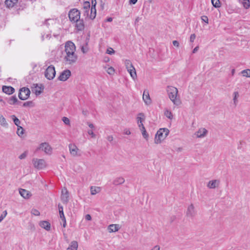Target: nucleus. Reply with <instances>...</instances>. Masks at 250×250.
I'll return each instance as SVG.
<instances>
[{
  "label": "nucleus",
  "instance_id": "1",
  "mask_svg": "<svg viewBox=\"0 0 250 250\" xmlns=\"http://www.w3.org/2000/svg\"><path fill=\"white\" fill-rule=\"evenodd\" d=\"M65 52L66 55L64 57V60L66 63L72 64L75 63L78 59V56L76 51V47L73 42L68 41L65 43Z\"/></svg>",
  "mask_w": 250,
  "mask_h": 250
},
{
  "label": "nucleus",
  "instance_id": "2",
  "mask_svg": "<svg viewBox=\"0 0 250 250\" xmlns=\"http://www.w3.org/2000/svg\"><path fill=\"white\" fill-rule=\"evenodd\" d=\"M80 11L75 8L70 10L68 14L70 21L75 23V26L78 31H82L84 28L83 20L80 19Z\"/></svg>",
  "mask_w": 250,
  "mask_h": 250
},
{
  "label": "nucleus",
  "instance_id": "3",
  "mask_svg": "<svg viewBox=\"0 0 250 250\" xmlns=\"http://www.w3.org/2000/svg\"><path fill=\"white\" fill-rule=\"evenodd\" d=\"M166 91L168 98L173 104L176 106L181 104V102L178 95V90L176 87L168 85L167 87Z\"/></svg>",
  "mask_w": 250,
  "mask_h": 250
},
{
  "label": "nucleus",
  "instance_id": "4",
  "mask_svg": "<svg viewBox=\"0 0 250 250\" xmlns=\"http://www.w3.org/2000/svg\"><path fill=\"white\" fill-rule=\"evenodd\" d=\"M169 130L167 128H160L155 134L154 143L161 144L168 136Z\"/></svg>",
  "mask_w": 250,
  "mask_h": 250
},
{
  "label": "nucleus",
  "instance_id": "5",
  "mask_svg": "<svg viewBox=\"0 0 250 250\" xmlns=\"http://www.w3.org/2000/svg\"><path fill=\"white\" fill-rule=\"evenodd\" d=\"M32 163L34 167L38 169H42L46 167V164L44 159L34 158Z\"/></svg>",
  "mask_w": 250,
  "mask_h": 250
},
{
  "label": "nucleus",
  "instance_id": "6",
  "mask_svg": "<svg viewBox=\"0 0 250 250\" xmlns=\"http://www.w3.org/2000/svg\"><path fill=\"white\" fill-rule=\"evenodd\" d=\"M38 149L41 150L43 151L45 154L48 155L51 154L52 152V148L48 143H41Z\"/></svg>",
  "mask_w": 250,
  "mask_h": 250
},
{
  "label": "nucleus",
  "instance_id": "7",
  "mask_svg": "<svg viewBox=\"0 0 250 250\" xmlns=\"http://www.w3.org/2000/svg\"><path fill=\"white\" fill-rule=\"evenodd\" d=\"M56 75L55 67L53 65L49 66L45 72V76L48 80H52L54 79Z\"/></svg>",
  "mask_w": 250,
  "mask_h": 250
},
{
  "label": "nucleus",
  "instance_id": "8",
  "mask_svg": "<svg viewBox=\"0 0 250 250\" xmlns=\"http://www.w3.org/2000/svg\"><path fill=\"white\" fill-rule=\"evenodd\" d=\"M30 93L29 88L23 87L21 89L19 94V97L21 100H25L28 98Z\"/></svg>",
  "mask_w": 250,
  "mask_h": 250
},
{
  "label": "nucleus",
  "instance_id": "9",
  "mask_svg": "<svg viewBox=\"0 0 250 250\" xmlns=\"http://www.w3.org/2000/svg\"><path fill=\"white\" fill-rule=\"evenodd\" d=\"M196 215V211L192 204L189 205L187 208L186 216L191 219H193Z\"/></svg>",
  "mask_w": 250,
  "mask_h": 250
},
{
  "label": "nucleus",
  "instance_id": "10",
  "mask_svg": "<svg viewBox=\"0 0 250 250\" xmlns=\"http://www.w3.org/2000/svg\"><path fill=\"white\" fill-rule=\"evenodd\" d=\"M69 149L72 156L74 157L81 156L80 150L75 144H69Z\"/></svg>",
  "mask_w": 250,
  "mask_h": 250
},
{
  "label": "nucleus",
  "instance_id": "11",
  "mask_svg": "<svg viewBox=\"0 0 250 250\" xmlns=\"http://www.w3.org/2000/svg\"><path fill=\"white\" fill-rule=\"evenodd\" d=\"M208 133V131L203 127H201L198 129L194 133L195 136L198 138H203L205 137Z\"/></svg>",
  "mask_w": 250,
  "mask_h": 250
},
{
  "label": "nucleus",
  "instance_id": "12",
  "mask_svg": "<svg viewBox=\"0 0 250 250\" xmlns=\"http://www.w3.org/2000/svg\"><path fill=\"white\" fill-rule=\"evenodd\" d=\"M71 76V71L66 69L63 71L58 77V79L61 81H66Z\"/></svg>",
  "mask_w": 250,
  "mask_h": 250
},
{
  "label": "nucleus",
  "instance_id": "13",
  "mask_svg": "<svg viewBox=\"0 0 250 250\" xmlns=\"http://www.w3.org/2000/svg\"><path fill=\"white\" fill-rule=\"evenodd\" d=\"M220 183V181L218 179L210 180L208 183L207 187L209 189H214L219 187Z\"/></svg>",
  "mask_w": 250,
  "mask_h": 250
},
{
  "label": "nucleus",
  "instance_id": "14",
  "mask_svg": "<svg viewBox=\"0 0 250 250\" xmlns=\"http://www.w3.org/2000/svg\"><path fill=\"white\" fill-rule=\"evenodd\" d=\"M143 100L146 105H150L151 104L152 101L148 90L146 89L144 90L143 95Z\"/></svg>",
  "mask_w": 250,
  "mask_h": 250
},
{
  "label": "nucleus",
  "instance_id": "15",
  "mask_svg": "<svg viewBox=\"0 0 250 250\" xmlns=\"http://www.w3.org/2000/svg\"><path fill=\"white\" fill-rule=\"evenodd\" d=\"M68 198V192L66 188H64L62 191L61 200L63 203L67 204L69 200Z\"/></svg>",
  "mask_w": 250,
  "mask_h": 250
},
{
  "label": "nucleus",
  "instance_id": "16",
  "mask_svg": "<svg viewBox=\"0 0 250 250\" xmlns=\"http://www.w3.org/2000/svg\"><path fill=\"white\" fill-rule=\"evenodd\" d=\"M90 8V4L89 1H84L83 3V15L88 17L89 15V10Z\"/></svg>",
  "mask_w": 250,
  "mask_h": 250
},
{
  "label": "nucleus",
  "instance_id": "17",
  "mask_svg": "<svg viewBox=\"0 0 250 250\" xmlns=\"http://www.w3.org/2000/svg\"><path fill=\"white\" fill-rule=\"evenodd\" d=\"M121 227L119 224H111L108 227V230L109 233L116 232Z\"/></svg>",
  "mask_w": 250,
  "mask_h": 250
},
{
  "label": "nucleus",
  "instance_id": "18",
  "mask_svg": "<svg viewBox=\"0 0 250 250\" xmlns=\"http://www.w3.org/2000/svg\"><path fill=\"white\" fill-rule=\"evenodd\" d=\"M19 192L20 195L24 199H29L31 196V193L24 189H20Z\"/></svg>",
  "mask_w": 250,
  "mask_h": 250
},
{
  "label": "nucleus",
  "instance_id": "19",
  "mask_svg": "<svg viewBox=\"0 0 250 250\" xmlns=\"http://www.w3.org/2000/svg\"><path fill=\"white\" fill-rule=\"evenodd\" d=\"M78 244L76 241H72L70 242L66 250H78Z\"/></svg>",
  "mask_w": 250,
  "mask_h": 250
},
{
  "label": "nucleus",
  "instance_id": "20",
  "mask_svg": "<svg viewBox=\"0 0 250 250\" xmlns=\"http://www.w3.org/2000/svg\"><path fill=\"white\" fill-rule=\"evenodd\" d=\"M2 91L5 93L10 95L14 93L15 89L11 86H3Z\"/></svg>",
  "mask_w": 250,
  "mask_h": 250
},
{
  "label": "nucleus",
  "instance_id": "21",
  "mask_svg": "<svg viewBox=\"0 0 250 250\" xmlns=\"http://www.w3.org/2000/svg\"><path fill=\"white\" fill-rule=\"evenodd\" d=\"M40 227L46 230H49L50 229V224L46 221H42L40 222Z\"/></svg>",
  "mask_w": 250,
  "mask_h": 250
},
{
  "label": "nucleus",
  "instance_id": "22",
  "mask_svg": "<svg viewBox=\"0 0 250 250\" xmlns=\"http://www.w3.org/2000/svg\"><path fill=\"white\" fill-rule=\"evenodd\" d=\"M101 191V188L99 187L91 186L90 187V193L92 195H94L99 193Z\"/></svg>",
  "mask_w": 250,
  "mask_h": 250
},
{
  "label": "nucleus",
  "instance_id": "23",
  "mask_svg": "<svg viewBox=\"0 0 250 250\" xmlns=\"http://www.w3.org/2000/svg\"><path fill=\"white\" fill-rule=\"evenodd\" d=\"M127 70L133 80H135L137 78V74L134 67H133L132 68H128Z\"/></svg>",
  "mask_w": 250,
  "mask_h": 250
},
{
  "label": "nucleus",
  "instance_id": "24",
  "mask_svg": "<svg viewBox=\"0 0 250 250\" xmlns=\"http://www.w3.org/2000/svg\"><path fill=\"white\" fill-rule=\"evenodd\" d=\"M18 2V0H5V4L7 7H13Z\"/></svg>",
  "mask_w": 250,
  "mask_h": 250
},
{
  "label": "nucleus",
  "instance_id": "25",
  "mask_svg": "<svg viewBox=\"0 0 250 250\" xmlns=\"http://www.w3.org/2000/svg\"><path fill=\"white\" fill-rule=\"evenodd\" d=\"M125 181V179L123 177H119L114 179L113 183L115 185H119L123 184Z\"/></svg>",
  "mask_w": 250,
  "mask_h": 250
},
{
  "label": "nucleus",
  "instance_id": "26",
  "mask_svg": "<svg viewBox=\"0 0 250 250\" xmlns=\"http://www.w3.org/2000/svg\"><path fill=\"white\" fill-rule=\"evenodd\" d=\"M164 115L165 116L170 120H172L173 118V115L172 112L167 108L164 109Z\"/></svg>",
  "mask_w": 250,
  "mask_h": 250
},
{
  "label": "nucleus",
  "instance_id": "27",
  "mask_svg": "<svg viewBox=\"0 0 250 250\" xmlns=\"http://www.w3.org/2000/svg\"><path fill=\"white\" fill-rule=\"evenodd\" d=\"M145 120V116L144 113H140L137 115V123H143Z\"/></svg>",
  "mask_w": 250,
  "mask_h": 250
},
{
  "label": "nucleus",
  "instance_id": "28",
  "mask_svg": "<svg viewBox=\"0 0 250 250\" xmlns=\"http://www.w3.org/2000/svg\"><path fill=\"white\" fill-rule=\"evenodd\" d=\"M96 16V7H91L90 10V14L89 15V18L91 20H93L95 18Z\"/></svg>",
  "mask_w": 250,
  "mask_h": 250
},
{
  "label": "nucleus",
  "instance_id": "29",
  "mask_svg": "<svg viewBox=\"0 0 250 250\" xmlns=\"http://www.w3.org/2000/svg\"><path fill=\"white\" fill-rule=\"evenodd\" d=\"M10 117L13 120L15 125H16L17 126V127L21 126L20 125L21 124V121H20V120L18 118H17L16 117L15 115H11L10 116Z\"/></svg>",
  "mask_w": 250,
  "mask_h": 250
},
{
  "label": "nucleus",
  "instance_id": "30",
  "mask_svg": "<svg viewBox=\"0 0 250 250\" xmlns=\"http://www.w3.org/2000/svg\"><path fill=\"white\" fill-rule=\"evenodd\" d=\"M43 88L41 86H39L36 84V86L34 88V93L36 95H39L42 92Z\"/></svg>",
  "mask_w": 250,
  "mask_h": 250
},
{
  "label": "nucleus",
  "instance_id": "31",
  "mask_svg": "<svg viewBox=\"0 0 250 250\" xmlns=\"http://www.w3.org/2000/svg\"><path fill=\"white\" fill-rule=\"evenodd\" d=\"M56 23V20L54 19H49L45 21V24L48 27L50 25L55 24Z\"/></svg>",
  "mask_w": 250,
  "mask_h": 250
},
{
  "label": "nucleus",
  "instance_id": "32",
  "mask_svg": "<svg viewBox=\"0 0 250 250\" xmlns=\"http://www.w3.org/2000/svg\"><path fill=\"white\" fill-rule=\"evenodd\" d=\"M58 208H59V213H60V216L62 220H65L64 215L63 211L62 206V205H61L60 204H59Z\"/></svg>",
  "mask_w": 250,
  "mask_h": 250
},
{
  "label": "nucleus",
  "instance_id": "33",
  "mask_svg": "<svg viewBox=\"0 0 250 250\" xmlns=\"http://www.w3.org/2000/svg\"><path fill=\"white\" fill-rule=\"evenodd\" d=\"M124 63L126 69L128 68H132V67H134L132 62L129 60H125V61Z\"/></svg>",
  "mask_w": 250,
  "mask_h": 250
},
{
  "label": "nucleus",
  "instance_id": "34",
  "mask_svg": "<svg viewBox=\"0 0 250 250\" xmlns=\"http://www.w3.org/2000/svg\"><path fill=\"white\" fill-rule=\"evenodd\" d=\"M18 101V99L16 96H13L10 98L8 101V103L10 104H14Z\"/></svg>",
  "mask_w": 250,
  "mask_h": 250
},
{
  "label": "nucleus",
  "instance_id": "35",
  "mask_svg": "<svg viewBox=\"0 0 250 250\" xmlns=\"http://www.w3.org/2000/svg\"><path fill=\"white\" fill-rule=\"evenodd\" d=\"M105 69L106 68V67H104ZM106 72L110 75H113L115 73V69L113 67H108L106 70Z\"/></svg>",
  "mask_w": 250,
  "mask_h": 250
},
{
  "label": "nucleus",
  "instance_id": "36",
  "mask_svg": "<svg viewBox=\"0 0 250 250\" xmlns=\"http://www.w3.org/2000/svg\"><path fill=\"white\" fill-rule=\"evenodd\" d=\"M0 125L3 126H6L8 125L5 119L1 114H0Z\"/></svg>",
  "mask_w": 250,
  "mask_h": 250
},
{
  "label": "nucleus",
  "instance_id": "37",
  "mask_svg": "<svg viewBox=\"0 0 250 250\" xmlns=\"http://www.w3.org/2000/svg\"><path fill=\"white\" fill-rule=\"evenodd\" d=\"M242 3L243 7L246 9H248L250 6V0H243Z\"/></svg>",
  "mask_w": 250,
  "mask_h": 250
},
{
  "label": "nucleus",
  "instance_id": "38",
  "mask_svg": "<svg viewBox=\"0 0 250 250\" xmlns=\"http://www.w3.org/2000/svg\"><path fill=\"white\" fill-rule=\"evenodd\" d=\"M233 103L234 104L236 105L237 104V102H238V98L239 97V93L238 91H235L233 92Z\"/></svg>",
  "mask_w": 250,
  "mask_h": 250
},
{
  "label": "nucleus",
  "instance_id": "39",
  "mask_svg": "<svg viewBox=\"0 0 250 250\" xmlns=\"http://www.w3.org/2000/svg\"><path fill=\"white\" fill-rule=\"evenodd\" d=\"M241 73L243 75V76L245 77H250V69H247L242 71Z\"/></svg>",
  "mask_w": 250,
  "mask_h": 250
},
{
  "label": "nucleus",
  "instance_id": "40",
  "mask_svg": "<svg viewBox=\"0 0 250 250\" xmlns=\"http://www.w3.org/2000/svg\"><path fill=\"white\" fill-rule=\"evenodd\" d=\"M212 5L216 8L220 7V2L219 0H211Z\"/></svg>",
  "mask_w": 250,
  "mask_h": 250
},
{
  "label": "nucleus",
  "instance_id": "41",
  "mask_svg": "<svg viewBox=\"0 0 250 250\" xmlns=\"http://www.w3.org/2000/svg\"><path fill=\"white\" fill-rule=\"evenodd\" d=\"M17 133L19 136H21L23 134L24 129L21 126L18 127Z\"/></svg>",
  "mask_w": 250,
  "mask_h": 250
},
{
  "label": "nucleus",
  "instance_id": "42",
  "mask_svg": "<svg viewBox=\"0 0 250 250\" xmlns=\"http://www.w3.org/2000/svg\"><path fill=\"white\" fill-rule=\"evenodd\" d=\"M62 121L65 125H70V120L67 117H63L62 118Z\"/></svg>",
  "mask_w": 250,
  "mask_h": 250
},
{
  "label": "nucleus",
  "instance_id": "43",
  "mask_svg": "<svg viewBox=\"0 0 250 250\" xmlns=\"http://www.w3.org/2000/svg\"><path fill=\"white\" fill-rule=\"evenodd\" d=\"M106 53L108 54L112 55V54H114L115 51L114 50V49L112 48L108 47L107 49Z\"/></svg>",
  "mask_w": 250,
  "mask_h": 250
},
{
  "label": "nucleus",
  "instance_id": "44",
  "mask_svg": "<svg viewBox=\"0 0 250 250\" xmlns=\"http://www.w3.org/2000/svg\"><path fill=\"white\" fill-rule=\"evenodd\" d=\"M81 50L83 52V53L84 54L87 53L88 51V48L87 47V45H86L85 46H82Z\"/></svg>",
  "mask_w": 250,
  "mask_h": 250
},
{
  "label": "nucleus",
  "instance_id": "45",
  "mask_svg": "<svg viewBox=\"0 0 250 250\" xmlns=\"http://www.w3.org/2000/svg\"><path fill=\"white\" fill-rule=\"evenodd\" d=\"M142 132V135L143 136V137L146 140H148V133H147L146 131V130H144V131L143 132Z\"/></svg>",
  "mask_w": 250,
  "mask_h": 250
},
{
  "label": "nucleus",
  "instance_id": "46",
  "mask_svg": "<svg viewBox=\"0 0 250 250\" xmlns=\"http://www.w3.org/2000/svg\"><path fill=\"white\" fill-rule=\"evenodd\" d=\"M27 152H24L22 153V154H21L19 156V158L21 160L25 159L26 158V157L27 156Z\"/></svg>",
  "mask_w": 250,
  "mask_h": 250
},
{
  "label": "nucleus",
  "instance_id": "47",
  "mask_svg": "<svg viewBox=\"0 0 250 250\" xmlns=\"http://www.w3.org/2000/svg\"><path fill=\"white\" fill-rule=\"evenodd\" d=\"M201 20L202 21L205 22L206 23H208V19L206 16H203L201 17Z\"/></svg>",
  "mask_w": 250,
  "mask_h": 250
},
{
  "label": "nucleus",
  "instance_id": "48",
  "mask_svg": "<svg viewBox=\"0 0 250 250\" xmlns=\"http://www.w3.org/2000/svg\"><path fill=\"white\" fill-rule=\"evenodd\" d=\"M87 133L92 138H95L96 137V135L94 133L92 130H88Z\"/></svg>",
  "mask_w": 250,
  "mask_h": 250
},
{
  "label": "nucleus",
  "instance_id": "49",
  "mask_svg": "<svg viewBox=\"0 0 250 250\" xmlns=\"http://www.w3.org/2000/svg\"><path fill=\"white\" fill-rule=\"evenodd\" d=\"M196 38V35L194 34H191L190 37V42H193Z\"/></svg>",
  "mask_w": 250,
  "mask_h": 250
},
{
  "label": "nucleus",
  "instance_id": "50",
  "mask_svg": "<svg viewBox=\"0 0 250 250\" xmlns=\"http://www.w3.org/2000/svg\"><path fill=\"white\" fill-rule=\"evenodd\" d=\"M124 133L126 135H130L131 134V132L129 129L125 128L124 130Z\"/></svg>",
  "mask_w": 250,
  "mask_h": 250
},
{
  "label": "nucleus",
  "instance_id": "51",
  "mask_svg": "<svg viewBox=\"0 0 250 250\" xmlns=\"http://www.w3.org/2000/svg\"><path fill=\"white\" fill-rule=\"evenodd\" d=\"M172 43H173V45H174L175 46H176L177 47H178L179 46V43L177 41H173L172 42Z\"/></svg>",
  "mask_w": 250,
  "mask_h": 250
},
{
  "label": "nucleus",
  "instance_id": "52",
  "mask_svg": "<svg viewBox=\"0 0 250 250\" xmlns=\"http://www.w3.org/2000/svg\"><path fill=\"white\" fill-rule=\"evenodd\" d=\"M31 104H32V102L29 101V102H27L26 103H24L23 104V106H30Z\"/></svg>",
  "mask_w": 250,
  "mask_h": 250
},
{
  "label": "nucleus",
  "instance_id": "53",
  "mask_svg": "<svg viewBox=\"0 0 250 250\" xmlns=\"http://www.w3.org/2000/svg\"><path fill=\"white\" fill-rule=\"evenodd\" d=\"M32 213L35 215H40V212L37 210V209H34L32 210Z\"/></svg>",
  "mask_w": 250,
  "mask_h": 250
},
{
  "label": "nucleus",
  "instance_id": "54",
  "mask_svg": "<svg viewBox=\"0 0 250 250\" xmlns=\"http://www.w3.org/2000/svg\"><path fill=\"white\" fill-rule=\"evenodd\" d=\"M107 140L111 142L113 140V137L112 135H109L107 137Z\"/></svg>",
  "mask_w": 250,
  "mask_h": 250
},
{
  "label": "nucleus",
  "instance_id": "55",
  "mask_svg": "<svg viewBox=\"0 0 250 250\" xmlns=\"http://www.w3.org/2000/svg\"><path fill=\"white\" fill-rule=\"evenodd\" d=\"M85 219L87 221H90L91 220V216L90 214H86L85 216Z\"/></svg>",
  "mask_w": 250,
  "mask_h": 250
},
{
  "label": "nucleus",
  "instance_id": "56",
  "mask_svg": "<svg viewBox=\"0 0 250 250\" xmlns=\"http://www.w3.org/2000/svg\"><path fill=\"white\" fill-rule=\"evenodd\" d=\"M96 0H91V7H96Z\"/></svg>",
  "mask_w": 250,
  "mask_h": 250
},
{
  "label": "nucleus",
  "instance_id": "57",
  "mask_svg": "<svg viewBox=\"0 0 250 250\" xmlns=\"http://www.w3.org/2000/svg\"><path fill=\"white\" fill-rule=\"evenodd\" d=\"M142 19L141 18L139 17H137L136 19H135V24H136V23H137L138 22H139L140 21H141Z\"/></svg>",
  "mask_w": 250,
  "mask_h": 250
},
{
  "label": "nucleus",
  "instance_id": "58",
  "mask_svg": "<svg viewBox=\"0 0 250 250\" xmlns=\"http://www.w3.org/2000/svg\"><path fill=\"white\" fill-rule=\"evenodd\" d=\"M151 250H160V247L159 246H155Z\"/></svg>",
  "mask_w": 250,
  "mask_h": 250
},
{
  "label": "nucleus",
  "instance_id": "59",
  "mask_svg": "<svg viewBox=\"0 0 250 250\" xmlns=\"http://www.w3.org/2000/svg\"><path fill=\"white\" fill-rule=\"evenodd\" d=\"M199 49V46H196V47H195L193 51H192V53H195Z\"/></svg>",
  "mask_w": 250,
  "mask_h": 250
},
{
  "label": "nucleus",
  "instance_id": "60",
  "mask_svg": "<svg viewBox=\"0 0 250 250\" xmlns=\"http://www.w3.org/2000/svg\"><path fill=\"white\" fill-rule=\"evenodd\" d=\"M137 124H138V127L139 128H140L141 127L142 128L144 126L143 123H137Z\"/></svg>",
  "mask_w": 250,
  "mask_h": 250
},
{
  "label": "nucleus",
  "instance_id": "61",
  "mask_svg": "<svg viewBox=\"0 0 250 250\" xmlns=\"http://www.w3.org/2000/svg\"><path fill=\"white\" fill-rule=\"evenodd\" d=\"M87 125L89 126V127H90L91 128H94V125L90 123H88Z\"/></svg>",
  "mask_w": 250,
  "mask_h": 250
},
{
  "label": "nucleus",
  "instance_id": "62",
  "mask_svg": "<svg viewBox=\"0 0 250 250\" xmlns=\"http://www.w3.org/2000/svg\"><path fill=\"white\" fill-rule=\"evenodd\" d=\"M137 1V0H130L129 2L130 3H132L133 4H135Z\"/></svg>",
  "mask_w": 250,
  "mask_h": 250
},
{
  "label": "nucleus",
  "instance_id": "63",
  "mask_svg": "<svg viewBox=\"0 0 250 250\" xmlns=\"http://www.w3.org/2000/svg\"><path fill=\"white\" fill-rule=\"evenodd\" d=\"M5 216L3 214H2L0 216V222L5 218Z\"/></svg>",
  "mask_w": 250,
  "mask_h": 250
},
{
  "label": "nucleus",
  "instance_id": "64",
  "mask_svg": "<svg viewBox=\"0 0 250 250\" xmlns=\"http://www.w3.org/2000/svg\"><path fill=\"white\" fill-rule=\"evenodd\" d=\"M139 129H140V131H141V132L144 131V130H146V128H145V126L143 127L142 128L141 127V128H139Z\"/></svg>",
  "mask_w": 250,
  "mask_h": 250
}]
</instances>
